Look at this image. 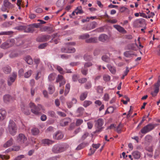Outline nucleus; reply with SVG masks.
Wrapping results in <instances>:
<instances>
[{"label":"nucleus","mask_w":160,"mask_h":160,"mask_svg":"<svg viewBox=\"0 0 160 160\" xmlns=\"http://www.w3.org/2000/svg\"><path fill=\"white\" fill-rule=\"evenodd\" d=\"M97 39L96 38H92L86 39L85 42L87 43H95L97 42Z\"/></svg>","instance_id":"c85d7f7f"},{"label":"nucleus","mask_w":160,"mask_h":160,"mask_svg":"<svg viewBox=\"0 0 160 160\" xmlns=\"http://www.w3.org/2000/svg\"><path fill=\"white\" fill-rule=\"evenodd\" d=\"M70 121V119L69 118H65L60 121V124L62 126H65L68 124Z\"/></svg>","instance_id":"a211bd4d"},{"label":"nucleus","mask_w":160,"mask_h":160,"mask_svg":"<svg viewBox=\"0 0 160 160\" xmlns=\"http://www.w3.org/2000/svg\"><path fill=\"white\" fill-rule=\"evenodd\" d=\"M7 114L5 110L3 109H0V121H2L5 118Z\"/></svg>","instance_id":"ddd939ff"},{"label":"nucleus","mask_w":160,"mask_h":160,"mask_svg":"<svg viewBox=\"0 0 160 160\" xmlns=\"http://www.w3.org/2000/svg\"><path fill=\"white\" fill-rule=\"evenodd\" d=\"M14 42V40L13 39H11L6 42L3 43L1 45L0 47L2 49H6L13 45Z\"/></svg>","instance_id":"423d86ee"},{"label":"nucleus","mask_w":160,"mask_h":160,"mask_svg":"<svg viewBox=\"0 0 160 160\" xmlns=\"http://www.w3.org/2000/svg\"><path fill=\"white\" fill-rule=\"evenodd\" d=\"M13 139L12 138L7 142L3 145V147L5 148H8L12 145Z\"/></svg>","instance_id":"bb28decb"},{"label":"nucleus","mask_w":160,"mask_h":160,"mask_svg":"<svg viewBox=\"0 0 160 160\" xmlns=\"http://www.w3.org/2000/svg\"><path fill=\"white\" fill-rule=\"evenodd\" d=\"M21 110L22 112L26 115H29L30 114V112L28 108L23 104L21 105Z\"/></svg>","instance_id":"f3484780"},{"label":"nucleus","mask_w":160,"mask_h":160,"mask_svg":"<svg viewBox=\"0 0 160 160\" xmlns=\"http://www.w3.org/2000/svg\"><path fill=\"white\" fill-rule=\"evenodd\" d=\"M132 156L135 159H139L141 156L140 153L138 151H135L132 153Z\"/></svg>","instance_id":"cd10ccee"},{"label":"nucleus","mask_w":160,"mask_h":160,"mask_svg":"<svg viewBox=\"0 0 160 160\" xmlns=\"http://www.w3.org/2000/svg\"><path fill=\"white\" fill-rule=\"evenodd\" d=\"M7 131L8 133L12 136H14L16 134L17 128L15 122L12 120L9 121Z\"/></svg>","instance_id":"f03ea898"},{"label":"nucleus","mask_w":160,"mask_h":160,"mask_svg":"<svg viewBox=\"0 0 160 160\" xmlns=\"http://www.w3.org/2000/svg\"><path fill=\"white\" fill-rule=\"evenodd\" d=\"M83 122V120L81 119H78L77 120L76 122V125L77 126L80 125Z\"/></svg>","instance_id":"5fc2aeb1"},{"label":"nucleus","mask_w":160,"mask_h":160,"mask_svg":"<svg viewBox=\"0 0 160 160\" xmlns=\"http://www.w3.org/2000/svg\"><path fill=\"white\" fill-rule=\"evenodd\" d=\"M42 142L43 144L49 145L53 143L54 142L48 139H45L42 140Z\"/></svg>","instance_id":"4be33fe9"},{"label":"nucleus","mask_w":160,"mask_h":160,"mask_svg":"<svg viewBox=\"0 0 160 160\" xmlns=\"http://www.w3.org/2000/svg\"><path fill=\"white\" fill-rule=\"evenodd\" d=\"M4 3L5 6L6 7L8 8L10 6L11 4V3L9 2L8 0H4Z\"/></svg>","instance_id":"de8ad7c7"},{"label":"nucleus","mask_w":160,"mask_h":160,"mask_svg":"<svg viewBox=\"0 0 160 160\" xmlns=\"http://www.w3.org/2000/svg\"><path fill=\"white\" fill-rule=\"evenodd\" d=\"M50 37H51L50 35H43L37 38L36 40L39 42H46L49 40Z\"/></svg>","instance_id":"1a4fd4ad"},{"label":"nucleus","mask_w":160,"mask_h":160,"mask_svg":"<svg viewBox=\"0 0 160 160\" xmlns=\"http://www.w3.org/2000/svg\"><path fill=\"white\" fill-rule=\"evenodd\" d=\"M154 87V91H152L151 93V94L153 97H155L157 95L159 90V87L157 86Z\"/></svg>","instance_id":"6ab92c4d"},{"label":"nucleus","mask_w":160,"mask_h":160,"mask_svg":"<svg viewBox=\"0 0 160 160\" xmlns=\"http://www.w3.org/2000/svg\"><path fill=\"white\" fill-rule=\"evenodd\" d=\"M85 146L84 143H82L78 146L76 149L77 150H80L82 149Z\"/></svg>","instance_id":"c03bdc74"},{"label":"nucleus","mask_w":160,"mask_h":160,"mask_svg":"<svg viewBox=\"0 0 160 160\" xmlns=\"http://www.w3.org/2000/svg\"><path fill=\"white\" fill-rule=\"evenodd\" d=\"M102 60L107 62H108L110 61L109 58L106 55H104L102 57Z\"/></svg>","instance_id":"4c0bfd02"},{"label":"nucleus","mask_w":160,"mask_h":160,"mask_svg":"<svg viewBox=\"0 0 160 160\" xmlns=\"http://www.w3.org/2000/svg\"><path fill=\"white\" fill-rule=\"evenodd\" d=\"M61 51L65 53H70L74 52L75 51V49L74 48L68 46V47L66 48H62L61 49Z\"/></svg>","instance_id":"9d476101"},{"label":"nucleus","mask_w":160,"mask_h":160,"mask_svg":"<svg viewBox=\"0 0 160 160\" xmlns=\"http://www.w3.org/2000/svg\"><path fill=\"white\" fill-rule=\"evenodd\" d=\"M48 90L49 94H52L55 90L54 87L53 85H49L48 88Z\"/></svg>","instance_id":"72a5a7b5"},{"label":"nucleus","mask_w":160,"mask_h":160,"mask_svg":"<svg viewBox=\"0 0 160 160\" xmlns=\"http://www.w3.org/2000/svg\"><path fill=\"white\" fill-rule=\"evenodd\" d=\"M32 71L31 70L28 71L24 73V77L25 78H29L31 76L32 73Z\"/></svg>","instance_id":"e433bc0d"},{"label":"nucleus","mask_w":160,"mask_h":160,"mask_svg":"<svg viewBox=\"0 0 160 160\" xmlns=\"http://www.w3.org/2000/svg\"><path fill=\"white\" fill-rule=\"evenodd\" d=\"M92 65V64L91 62H86L84 64V67L85 68H87L89 67Z\"/></svg>","instance_id":"3c124183"},{"label":"nucleus","mask_w":160,"mask_h":160,"mask_svg":"<svg viewBox=\"0 0 160 160\" xmlns=\"http://www.w3.org/2000/svg\"><path fill=\"white\" fill-rule=\"evenodd\" d=\"M116 109V107H110L107 109L106 111V113L108 112V113H112Z\"/></svg>","instance_id":"c9c22d12"},{"label":"nucleus","mask_w":160,"mask_h":160,"mask_svg":"<svg viewBox=\"0 0 160 160\" xmlns=\"http://www.w3.org/2000/svg\"><path fill=\"white\" fill-rule=\"evenodd\" d=\"M17 76L16 73H13L11 76L10 77L8 80V85L10 86L15 81Z\"/></svg>","instance_id":"6e6552de"},{"label":"nucleus","mask_w":160,"mask_h":160,"mask_svg":"<svg viewBox=\"0 0 160 160\" xmlns=\"http://www.w3.org/2000/svg\"><path fill=\"white\" fill-rule=\"evenodd\" d=\"M3 100L5 103H8L13 100L12 98L9 94H6L3 97Z\"/></svg>","instance_id":"f8f14e48"},{"label":"nucleus","mask_w":160,"mask_h":160,"mask_svg":"<svg viewBox=\"0 0 160 160\" xmlns=\"http://www.w3.org/2000/svg\"><path fill=\"white\" fill-rule=\"evenodd\" d=\"M78 77L77 75H74L72 76V79L73 81H77L78 79Z\"/></svg>","instance_id":"338daca9"},{"label":"nucleus","mask_w":160,"mask_h":160,"mask_svg":"<svg viewBox=\"0 0 160 160\" xmlns=\"http://www.w3.org/2000/svg\"><path fill=\"white\" fill-rule=\"evenodd\" d=\"M152 137L150 135H148L144 138V141L146 143L149 144L152 142Z\"/></svg>","instance_id":"aec40b11"},{"label":"nucleus","mask_w":160,"mask_h":160,"mask_svg":"<svg viewBox=\"0 0 160 160\" xmlns=\"http://www.w3.org/2000/svg\"><path fill=\"white\" fill-rule=\"evenodd\" d=\"M88 94V92L86 91L82 93L80 95V100L83 101L87 98Z\"/></svg>","instance_id":"c756f323"},{"label":"nucleus","mask_w":160,"mask_h":160,"mask_svg":"<svg viewBox=\"0 0 160 160\" xmlns=\"http://www.w3.org/2000/svg\"><path fill=\"white\" fill-rule=\"evenodd\" d=\"M65 150V148L62 145L59 144L54 145L52 148V152L54 153H58Z\"/></svg>","instance_id":"39448f33"},{"label":"nucleus","mask_w":160,"mask_h":160,"mask_svg":"<svg viewBox=\"0 0 160 160\" xmlns=\"http://www.w3.org/2000/svg\"><path fill=\"white\" fill-rule=\"evenodd\" d=\"M87 125L88 128L89 129H91L93 126V124L92 122H87Z\"/></svg>","instance_id":"13d9d810"},{"label":"nucleus","mask_w":160,"mask_h":160,"mask_svg":"<svg viewBox=\"0 0 160 160\" xmlns=\"http://www.w3.org/2000/svg\"><path fill=\"white\" fill-rule=\"evenodd\" d=\"M154 86H157L159 87L160 86V75L158 77L157 82L154 84Z\"/></svg>","instance_id":"603ef678"},{"label":"nucleus","mask_w":160,"mask_h":160,"mask_svg":"<svg viewBox=\"0 0 160 160\" xmlns=\"http://www.w3.org/2000/svg\"><path fill=\"white\" fill-rule=\"evenodd\" d=\"M110 77L107 75H105L103 76V79L106 81H108L110 80Z\"/></svg>","instance_id":"4d7b16f0"},{"label":"nucleus","mask_w":160,"mask_h":160,"mask_svg":"<svg viewBox=\"0 0 160 160\" xmlns=\"http://www.w3.org/2000/svg\"><path fill=\"white\" fill-rule=\"evenodd\" d=\"M103 99L105 101H108L109 99V95L108 93H105L103 97Z\"/></svg>","instance_id":"6e6d98bb"},{"label":"nucleus","mask_w":160,"mask_h":160,"mask_svg":"<svg viewBox=\"0 0 160 160\" xmlns=\"http://www.w3.org/2000/svg\"><path fill=\"white\" fill-rule=\"evenodd\" d=\"M84 59L86 61H89L92 59V57L91 55L86 54L84 56Z\"/></svg>","instance_id":"37998d69"},{"label":"nucleus","mask_w":160,"mask_h":160,"mask_svg":"<svg viewBox=\"0 0 160 160\" xmlns=\"http://www.w3.org/2000/svg\"><path fill=\"white\" fill-rule=\"evenodd\" d=\"M57 113L58 115L61 117H65L66 116V114L65 113L61 112L58 111Z\"/></svg>","instance_id":"e2e57ef3"},{"label":"nucleus","mask_w":160,"mask_h":160,"mask_svg":"<svg viewBox=\"0 0 160 160\" xmlns=\"http://www.w3.org/2000/svg\"><path fill=\"white\" fill-rule=\"evenodd\" d=\"M92 103V102L89 100H85V101L83 103V106L84 107H87L88 106H89Z\"/></svg>","instance_id":"58836bf2"},{"label":"nucleus","mask_w":160,"mask_h":160,"mask_svg":"<svg viewBox=\"0 0 160 160\" xmlns=\"http://www.w3.org/2000/svg\"><path fill=\"white\" fill-rule=\"evenodd\" d=\"M107 67L109 70L113 74H114L116 72V69L115 68L112 66L110 65H107Z\"/></svg>","instance_id":"a878e982"},{"label":"nucleus","mask_w":160,"mask_h":160,"mask_svg":"<svg viewBox=\"0 0 160 160\" xmlns=\"http://www.w3.org/2000/svg\"><path fill=\"white\" fill-rule=\"evenodd\" d=\"M109 39V38L107 35L103 34L100 35L98 38L99 41L103 42L108 41Z\"/></svg>","instance_id":"4468645a"},{"label":"nucleus","mask_w":160,"mask_h":160,"mask_svg":"<svg viewBox=\"0 0 160 160\" xmlns=\"http://www.w3.org/2000/svg\"><path fill=\"white\" fill-rule=\"evenodd\" d=\"M81 72L83 75H86L88 72V69L87 68H82L81 70Z\"/></svg>","instance_id":"49530a36"},{"label":"nucleus","mask_w":160,"mask_h":160,"mask_svg":"<svg viewBox=\"0 0 160 160\" xmlns=\"http://www.w3.org/2000/svg\"><path fill=\"white\" fill-rule=\"evenodd\" d=\"M56 82H59V87L64 85L65 83V81L62 76L58 75L56 80Z\"/></svg>","instance_id":"9b49d317"},{"label":"nucleus","mask_w":160,"mask_h":160,"mask_svg":"<svg viewBox=\"0 0 160 160\" xmlns=\"http://www.w3.org/2000/svg\"><path fill=\"white\" fill-rule=\"evenodd\" d=\"M34 31V28L31 25L26 27L25 29V32H33Z\"/></svg>","instance_id":"393cba45"},{"label":"nucleus","mask_w":160,"mask_h":160,"mask_svg":"<svg viewBox=\"0 0 160 160\" xmlns=\"http://www.w3.org/2000/svg\"><path fill=\"white\" fill-rule=\"evenodd\" d=\"M48 115L51 117H54L55 116V113L53 111H50L48 112Z\"/></svg>","instance_id":"864d4df0"},{"label":"nucleus","mask_w":160,"mask_h":160,"mask_svg":"<svg viewBox=\"0 0 160 160\" xmlns=\"http://www.w3.org/2000/svg\"><path fill=\"white\" fill-rule=\"evenodd\" d=\"M27 139V138L22 133L19 134L17 138V142L20 144L24 143Z\"/></svg>","instance_id":"0eeeda50"},{"label":"nucleus","mask_w":160,"mask_h":160,"mask_svg":"<svg viewBox=\"0 0 160 160\" xmlns=\"http://www.w3.org/2000/svg\"><path fill=\"white\" fill-rule=\"evenodd\" d=\"M25 156L24 155H21L16 157L14 160H20L21 159L23 158Z\"/></svg>","instance_id":"052dcab7"},{"label":"nucleus","mask_w":160,"mask_h":160,"mask_svg":"<svg viewBox=\"0 0 160 160\" xmlns=\"http://www.w3.org/2000/svg\"><path fill=\"white\" fill-rule=\"evenodd\" d=\"M145 23L144 20L142 19V20H137L136 21L135 25L138 27H142V25Z\"/></svg>","instance_id":"5701e85b"},{"label":"nucleus","mask_w":160,"mask_h":160,"mask_svg":"<svg viewBox=\"0 0 160 160\" xmlns=\"http://www.w3.org/2000/svg\"><path fill=\"white\" fill-rule=\"evenodd\" d=\"M113 27L121 33H125L127 32L126 30L123 27L120 25H113Z\"/></svg>","instance_id":"dca6fc26"},{"label":"nucleus","mask_w":160,"mask_h":160,"mask_svg":"<svg viewBox=\"0 0 160 160\" xmlns=\"http://www.w3.org/2000/svg\"><path fill=\"white\" fill-rule=\"evenodd\" d=\"M32 134L34 135H38L39 133V130L37 128H33L31 130Z\"/></svg>","instance_id":"7c9ffc66"},{"label":"nucleus","mask_w":160,"mask_h":160,"mask_svg":"<svg viewBox=\"0 0 160 160\" xmlns=\"http://www.w3.org/2000/svg\"><path fill=\"white\" fill-rule=\"evenodd\" d=\"M26 62L29 64H32L33 63V60L31 57L30 56H27L25 58Z\"/></svg>","instance_id":"2f4dec72"},{"label":"nucleus","mask_w":160,"mask_h":160,"mask_svg":"<svg viewBox=\"0 0 160 160\" xmlns=\"http://www.w3.org/2000/svg\"><path fill=\"white\" fill-rule=\"evenodd\" d=\"M87 80L86 78H82L78 80L79 82L80 83H83L85 82Z\"/></svg>","instance_id":"bf43d9fd"},{"label":"nucleus","mask_w":160,"mask_h":160,"mask_svg":"<svg viewBox=\"0 0 160 160\" xmlns=\"http://www.w3.org/2000/svg\"><path fill=\"white\" fill-rule=\"evenodd\" d=\"M84 108L82 107L79 108L76 111V113L78 114L77 116L78 117H79L82 116L84 112Z\"/></svg>","instance_id":"412c9836"},{"label":"nucleus","mask_w":160,"mask_h":160,"mask_svg":"<svg viewBox=\"0 0 160 160\" xmlns=\"http://www.w3.org/2000/svg\"><path fill=\"white\" fill-rule=\"evenodd\" d=\"M63 137V135L61 132H57L53 136L54 139H61Z\"/></svg>","instance_id":"2eb2a0df"},{"label":"nucleus","mask_w":160,"mask_h":160,"mask_svg":"<svg viewBox=\"0 0 160 160\" xmlns=\"http://www.w3.org/2000/svg\"><path fill=\"white\" fill-rule=\"evenodd\" d=\"M85 88L86 89H88L91 88L92 84L90 82H88L85 85Z\"/></svg>","instance_id":"a18cd8bd"},{"label":"nucleus","mask_w":160,"mask_h":160,"mask_svg":"<svg viewBox=\"0 0 160 160\" xmlns=\"http://www.w3.org/2000/svg\"><path fill=\"white\" fill-rule=\"evenodd\" d=\"M97 25V23L96 22H92V23L91 24V26L92 28V29H93L95 28L96 27Z\"/></svg>","instance_id":"774afa93"},{"label":"nucleus","mask_w":160,"mask_h":160,"mask_svg":"<svg viewBox=\"0 0 160 160\" xmlns=\"http://www.w3.org/2000/svg\"><path fill=\"white\" fill-rule=\"evenodd\" d=\"M40 62V60L39 58H36L34 59V62L37 65V66H38V65L39 63Z\"/></svg>","instance_id":"69168bd1"},{"label":"nucleus","mask_w":160,"mask_h":160,"mask_svg":"<svg viewBox=\"0 0 160 160\" xmlns=\"http://www.w3.org/2000/svg\"><path fill=\"white\" fill-rule=\"evenodd\" d=\"M96 89L97 92L99 93H102L103 92V89L102 87L101 86H98Z\"/></svg>","instance_id":"09e8293b"},{"label":"nucleus","mask_w":160,"mask_h":160,"mask_svg":"<svg viewBox=\"0 0 160 160\" xmlns=\"http://www.w3.org/2000/svg\"><path fill=\"white\" fill-rule=\"evenodd\" d=\"M2 70L5 73L8 74L11 72V69L8 66H6L3 68Z\"/></svg>","instance_id":"b1692460"},{"label":"nucleus","mask_w":160,"mask_h":160,"mask_svg":"<svg viewBox=\"0 0 160 160\" xmlns=\"http://www.w3.org/2000/svg\"><path fill=\"white\" fill-rule=\"evenodd\" d=\"M128 9L127 8L123 7H121L119 9V11L121 12H122L125 11L126 10Z\"/></svg>","instance_id":"680f3d73"},{"label":"nucleus","mask_w":160,"mask_h":160,"mask_svg":"<svg viewBox=\"0 0 160 160\" xmlns=\"http://www.w3.org/2000/svg\"><path fill=\"white\" fill-rule=\"evenodd\" d=\"M56 74L55 73H51L48 76V79L50 81H52L54 80Z\"/></svg>","instance_id":"a19ab883"},{"label":"nucleus","mask_w":160,"mask_h":160,"mask_svg":"<svg viewBox=\"0 0 160 160\" xmlns=\"http://www.w3.org/2000/svg\"><path fill=\"white\" fill-rule=\"evenodd\" d=\"M29 106L31 112L36 115L40 114L41 111L44 110L43 106L40 104L36 106L34 103L31 102L29 104Z\"/></svg>","instance_id":"f257e3e1"},{"label":"nucleus","mask_w":160,"mask_h":160,"mask_svg":"<svg viewBox=\"0 0 160 160\" xmlns=\"http://www.w3.org/2000/svg\"><path fill=\"white\" fill-rule=\"evenodd\" d=\"M157 126V124H148L141 129V132L142 134H145L153 130Z\"/></svg>","instance_id":"20e7f679"},{"label":"nucleus","mask_w":160,"mask_h":160,"mask_svg":"<svg viewBox=\"0 0 160 160\" xmlns=\"http://www.w3.org/2000/svg\"><path fill=\"white\" fill-rule=\"evenodd\" d=\"M57 69L60 73L63 74V69L60 66H57Z\"/></svg>","instance_id":"0e129e2a"},{"label":"nucleus","mask_w":160,"mask_h":160,"mask_svg":"<svg viewBox=\"0 0 160 160\" xmlns=\"http://www.w3.org/2000/svg\"><path fill=\"white\" fill-rule=\"evenodd\" d=\"M104 123V121L102 118H99L95 121V126L96 128L95 133L101 132L104 128L103 126Z\"/></svg>","instance_id":"7ed1b4c3"},{"label":"nucleus","mask_w":160,"mask_h":160,"mask_svg":"<svg viewBox=\"0 0 160 160\" xmlns=\"http://www.w3.org/2000/svg\"><path fill=\"white\" fill-rule=\"evenodd\" d=\"M70 88V85L69 84H67L66 85L64 94L66 96L69 92Z\"/></svg>","instance_id":"f704fd0d"},{"label":"nucleus","mask_w":160,"mask_h":160,"mask_svg":"<svg viewBox=\"0 0 160 160\" xmlns=\"http://www.w3.org/2000/svg\"><path fill=\"white\" fill-rule=\"evenodd\" d=\"M123 127V125L121 123H120L117 126L116 130L118 133H120L121 132V130Z\"/></svg>","instance_id":"79ce46f5"},{"label":"nucleus","mask_w":160,"mask_h":160,"mask_svg":"<svg viewBox=\"0 0 160 160\" xmlns=\"http://www.w3.org/2000/svg\"><path fill=\"white\" fill-rule=\"evenodd\" d=\"M75 13L77 15L78 14H82L83 13V11L82 10L81 7H78L75 9Z\"/></svg>","instance_id":"ea45409f"},{"label":"nucleus","mask_w":160,"mask_h":160,"mask_svg":"<svg viewBox=\"0 0 160 160\" xmlns=\"http://www.w3.org/2000/svg\"><path fill=\"white\" fill-rule=\"evenodd\" d=\"M132 54L131 51L126 52L124 53V55L127 57H130Z\"/></svg>","instance_id":"8fccbe9b"},{"label":"nucleus","mask_w":160,"mask_h":160,"mask_svg":"<svg viewBox=\"0 0 160 160\" xmlns=\"http://www.w3.org/2000/svg\"><path fill=\"white\" fill-rule=\"evenodd\" d=\"M90 37L89 34L87 33H85L80 35L79 38L82 39H87Z\"/></svg>","instance_id":"473e14b6"}]
</instances>
